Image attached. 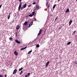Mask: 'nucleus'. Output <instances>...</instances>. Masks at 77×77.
<instances>
[{
  "label": "nucleus",
  "instance_id": "obj_32",
  "mask_svg": "<svg viewBox=\"0 0 77 77\" xmlns=\"http://www.w3.org/2000/svg\"><path fill=\"white\" fill-rule=\"evenodd\" d=\"M23 7H22L21 8V10H23Z\"/></svg>",
  "mask_w": 77,
  "mask_h": 77
},
{
  "label": "nucleus",
  "instance_id": "obj_4",
  "mask_svg": "<svg viewBox=\"0 0 77 77\" xmlns=\"http://www.w3.org/2000/svg\"><path fill=\"white\" fill-rule=\"evenodd\" d=\"M15 42H17V44H20V42L18 41V40H17V39L15 40Z\"/></svg>",
  "mask_w": 77,
  "mask_h": 77
},
{
  "label": "nucleus",
  "instance_id": "obj_31",
  "mask_svg": "<svg viewBox=\"0 0 77 77\" xmlns=\"http://www.w3.org/2000/svg\"><path fill=\"white\" fill-rule=\"evenodd\" d=\"M2 5H0V9L2 8Z\"/></svg>",
  "mask_w": 77,
  "mask_h": 77
},
{
  "label": "nucleus",
  "instance_id": "obj_1",
  "mask_svg": "<svg viewBox=\"0 0 77 77\" xmlns=\"http://www.w3.org/2000/svg\"><path fill=\"white\" fill-rule=\"evenodd\" d=\"M48 2H47L46 3V6H47V7L49 9V8H50V4H48Z\"/></svg>",
  "mask_w": 77,
  "mask_h": 77
},
{
  "label": "nucleus",
  "instance_id": "obj_25",
  "mask_svg": "<svg viewBox=\"0 0 77 77\" xmlns=\"http://www.w3.org/2000/svg\"><path fill=\"white\" fill-rule=\"evenodd\" d=\"M10 15H9L8 16V20H9V18H10Z\"/></svg>",
  "mask_w": 77,
  "mask_h": 77
},
{
  "label": "nucleus",
  "instance_id": "obj_38",
  "mask_svg": "<svg viewBox=\"0 0 77 77\" xmlns=\"http://www.w3.org/2000/svg\"><path fill=\"white\" fill-rule=\"evenodd\" d=\"M9 15H11V12L9 13Z\"/></svg>",
  "mask_w": 77,
  "mask_h": 77
},
{
  "label": "nucleus",
  "instance_id": "obj_24",
  "mask_svg": "<svg viewBox=\"0 0 77 77\" xmlns=\"http://www.w3.org/2000/svg\"><path fill=\"white\" fill-rule=\"evenodd\" d=\"M41 33H40V32H39L38 33V36H39V35H41Z\"/></svg>",
  "mask_w": 77,
  "mask_h": 77
},
{
  "label": "nucleus",
  "instance_id": "obj_33",
  "mask_svg": "<svg viewBox=\"0 0 77 77\" xmlns=\"http://www.w3.org/2000/svg\"><path fill=\"white\" fill-rule=\"evenodd\" d=\"M75 34V31H74V32L72 33V35Z\"/></svg>",
  "mask_w": 77,
  "mask_h": 77
},
{
  "label": "nucleus",
  "instance_id": "obj_41",
  "mask_svg": "<svg viewBox=\"0 0 77 77\" xmlns=\"http://www.w3.org/2000/svg\"><path fill=\"white\" fill-rule=\"evenodd\" d=\"M60 0H58V2H59V1H60Z\"/></svg>",
  "mask_w": 77,
  "mask_h": 77
},
{
  "label": "nucleus",
  "instance_id": "obj_36",
  "mask_svg": "<svg viewBox=\"0 0 77 77\" xmlns=\"http://www.w3.org/2000/svg\"><path fill=\"white\" fill-rule=\"evenodd\" d=\"M14 20H13V21H12V23H14Z\"/></svg>",
  "mask_w": 77,
  "mask_h": 77
},
{
  "label": "nucleus",
  "instance_id": "obj_39",
  "mask_svg": "<svg viewBox=\"0 0 77 77\" xmlns=\"http://www.w3.org/2000/svg\"><path fill=\"white\" fill-rule=\"evenodd\" d=\"M57 17L55 19V20H57Z\"/></svg>",
  "mask_w": 77,
  "mask_h": 77
},
{
  "label": "nucleus",
  "instance_id": "obj_42",
  "mask_svg": "<svg viewBox=\"0 0 77 77\" xmlns=\"http://www.w3.org/2000/svg\"><path fill=\"white\" fill-rule=\"evenodd\" d=\"M76 64H77V61H76Z\"/></svg>",
  "mask_w": 77,
  "mask_h": 77
},
{
  "label": "nucleus",
  "instance_id": "obj_28",
  "mask_svg": "<svg viewBox=\"0 0 77 77\" xmlns=\"http://www.w3.org/2000/svg\"><path fill=\"white\" fill-rule=\"evenodd\" d=\"M36 8H35V9L33 10V11H34V12H35V11H36Z\"/></svg>",
  "mask_w": 77,
  "mask_h": 77
},
{
  "label": "nucleus",
  "instance_id": "obj_22",
  "mask_svg": "<svg viewBox=\"0 0 77 77\" xmlns=\"http://www.w3.org/2000/svg\"><path fill=\"white\" fill-rule=\"evenodd\" d=\"M35 11H34L33 12H32V15L33 16V15H34V14H35Z\"/></svg>",
  "mask_w": 77,
  "mask_h": 77
},
{
  "label": "nucleus",
  "instance_id": "obj_19",
  "mask_svg": "<svg viewBox=\"0 0 77 77\" xmlns=\"http://www.w3.org/2000/svg\"><path fill=\"white\" fill-rule=\"evenodd\" d=\"M71 42H69L67 43V45H69L71 44Z\"/></svg>",
  "mask_w": 77,
  "mask_h": 77
},
{
  "label": "nucleus",
  "instance_id": "obj_35",
  "mask_svg": "<svg viewBox=\"0 0 77 77\" xmlns=\"http://www.w3.org/2000/svg\"><path fill=\"white\" fill-rule=\"evenodd\" d=\"M22 0H19V1L20 2L21 1H22Z\"/></svg>",
  "mask_w": 77,
  "mask_h": 77
},
{
  "label": "nucleus",
  "instance_id": "obj_9",
  "mask_svg": "<svg viewBox=\"0 0 77 77\" xmlns=\"http://www.w3.org/2000/svg\"><path fill=\"white\" fill-rule=\"evenodd\" d=\"M14 54H15L16 56H17V55H18V53H17V51H14Z\"/></svg>",
  "mask_w": 77,
  "mask_h": 77
},
{
  "label": "nucleus",
  "instance_id": "obj_6",
  "mask_svg": "<svg viewBox=\"0 0 77 77\" xmlns=\"http://www.w3.org/2000/svg\"><path fill=\"white\" fill-rule=\"evenodd\" d=\"M49 63H50V62L49 61H48V62L45 65L46 67H47V66H48V65Z\"/></svg>",
  "mask_w": 77,
  "mask_h": 77
},
{
  "label": "nucleus",
  "instance_id": "obj_30",
  "mask_svg": "<svg viewBox=\"0 0 77 77\" xmlns=\"http://www.w3.org/2000/svg\"><path fill=\"white\" fill-rule=\"evenodd\" d=\"M31 6V5H28V8H30Z\"/></svg>",
  "mask_w": 77,
  "mask_h": 77
},
{
  "label": "nucleus",
  "instance_id": "obj_16",
  "mask_svg": "<svg viewBox=\"0 0 77 77\" xmlns=\"http://www.w3.org/2000/svg\"><path fill=\"white\" fill-rule=\"evenodd\" d=\"M36 47H37V48H38L39 47V44H38L36 45Z\"/></svg>",
  "mask_w": 77,
  "mask_h": 77
},
{
  "label": "nucleus",
  "instance_id": "obj_27",
  "mask_svg": "<svg viewBox=\"0 0 77 77\" xmlns=\"http://www.w3.org/2000/svg\"><path fill=\"white\" fill-rule=\"evenodd\" d=\"M32 4V5H35V4H36V3H35V2H34Z\"/></svg>",
  "mask_w": 77,
  "mask_h": 77
},
{
  "label": "nucleus",
  "instance_id": "obj_34",
  "mask_svg": "<svg viewBox=\"0 0 77 77\" xmlns=\"http://www.w3.org/2000/svg\"><path fill=\"white\" fill-rule=\"evenodd\" d=\"M26 48H27V46H26L24 48H23L24 49V50L25 49H26Z\"/></svg>",
  "mask_w": 77,
  "mask_h": 77
},
{
  "label": "nucleus",
  "instance_id": "obj_26",
  "mask_svg": "<svg viewBox=\"0 0 77 77\" xmlns=\"http://www.w3.org/2000/svg\"><path fill=\"white\" fill-rule=\"evenodd\" d=\"M12 39H13V38L11 37H10L9 38V39H10V40H12Z\"/></svg>",
  "mask_w": 77,
  "mask_h": 77
},
{
  "label": "nucleus",
  "instance_id": "obj_43",
  "mask_svg": "<svg viewBox=\"0 0 77 77\" xmlns=\"http://www.w3.org/2000/svg\"><path fill=\"white\" fill-rule=\"evenodd\" d=\"M76 1L77 2V0H76Z\"/></svg>",
  "mask_w": 77,
  "mask_h": 77
},
{
  "label": "nucleus",
  "instance_id": "obj_7",
  "mask_svg": "<svg viewBox=\"0 0 77 77\" xmlns=\"http://www.w3.org/2000/svg\"><path fill=\"white\" fill-rule=\"evenodd\" d=\"M72 20H70L69 21V26H70V25H71V23H72Z\"/></svg>",
  "mask_w": 77,
  "mask_h": 77
},
{
  "label": "nucleus",
  "instance_id": "obj_40",
  "mask_svg": "<svg viewBox=\"0 0 77 77\" xmlns=\"http://www.w3.org/2000/svg\"><path fill=\"white\" fill-rule=\"evenodd\" d=\"M2 71H5V69H2Z\"/></svg>",
  "mask_w": 77,
  "mask_h": 77
},
{
  "label": "nucleus",
  "instance_id": "obj_3",
  "mask_svg": "<svg viewBox=\"0 0 77 77\" xmlns=\"http://www.w3.org/2000/svg\"><path fill=\"white\" fill-rule=\"evenodd\" d=\"M17 72V69H15L13 72V74H16Z\"/></svg>",
  "mask_w": 77,
  "mask_h": 77
},
{
  "label": "nucleus",
  "instance_id": "obj_45",
  "mask_svg": "<svg viewBox=\"0 0 77 77\" xmlns=\"http://www.w3.org/2000/svg\"><path fill=\"white\" fill-rule=\"evenodd\" d=\"M38 0V1H39V0Z\"/></svg>",
  "mask_w": 77,
  "mask_h": 77
},
{
  "label": "nucleus",
  "instance_id": "obj_18",
  "mask_svg": "<svg viewBox=\"0 0 77 77\" xmlns=\"http://www.w3.org/2000/svg\"><path fill=\"white\" fill-rule=\"evenodd\" d=\"M42 29H41L39 31V33H41V32H42Z\"/></svg>",
  "mask_w": 77,
  "mask_h": 77
},
{
  "label": "nucleus",
  "instance_id": "obj_13",
  "mask_svg": "<svg viewBox=\"0 0 77 77\" xmlns=\"http://www.w3.org/2000/svg\"><path fill=\"white\" fill-rule=\"evenodd\" d=\"M27 6V4H25L24 5L23 7V8H25L26 7V6Z\"/></svg>",
  "mask_w": 77,
  "mask_h": 77
},
{
  "label": "nucleus",
  "instance_id": "obj_44",
  "mask_svg": "<svg viewBox=\"0 0 77 77\" xmlns=\"http://www.w3.org/2000/svg\"><path fill=\"white\" fill-rule=\"evenodd\" d=\"M56 20H55V21H56Z\"/></svg>",
  "mask_w": 77,
  "mask_h": 77
},
{
  "label": "nucleus",
  "instance_id": "obj_15",
  "mask_svg": "<svg viewBox=\"0 0 77 77\" xmlns=\"http://www.w3.org/2000/svg\"><path fill=\"white\" fill-rule=\"evenodd\" d=\"M16 29L17 30H18V29H20V26H17L16 27Z\"/></svg>",
  "mask_w": 77,
  "mask_h": 77
},
{
  "label": "nucleus",
  "instance_id": "obj_20",
  "mask_svg": "<svg viewBox=\"0 0 77 77\" xmlns=\"http://www.w3.org/2000/svg\"><path fill=\"white\" fill-rule=\"evenodd\" d=\"M29 17H33V16L32 14H30L29 15Z\"/></svg>",
  "mask_w": 77,
  "mask_h": 77
},
{
  "label": "nucleus",
  "instance_id": "obj_11",
  "mask_svg": "<svg viewBox=\"0 0 77 77\" xmlns=\"http://www.w3.org/2000/svg\"><path fill=\"white\" fill-rule=\"evenodd\" d=\"M28 23V22L27 21H26L24 23V26H26L27 25V24Z\"/></svg>",
  "mask_w": 77,
  "mask_h": 77
},
{
  "label": "nucleus",
  "instance_id": "obj_8",
  "mask_svg": "<svg viewBox=\"0 0 77 77\" xmlns=\"http://www.w3.org/2000/svg\"><path fill=\"white\" fill-rule=\"evenodd\" d=\"M33 24V22H32L29 25V27H30Z\"/></svg>",
  "mask_w": 77,
  "mask_h": 77
},
{
  "label": "nucleus",
  "instance_id": "obj_17",
  "mask_svg": "<svg viewBox=\"0 0 77 77\" xmlns=\"http://www.w3.org/2000/svg\"><path fill=\"white\" fill-rule=\"evenodd\" d=\"M32 51V50H31V51H29L28 52V54H30V53Z\"/></svg>",
  "mask_w": 77,
  "mask_h": 77
},
{
  "label": "nucleus",
  "instance_id": "obj_21",
  "mask_svg": "<svg viewBox=\"0 0 77 77\" xmlns=\"http://www.w3.org/2000/svg\"><path fill=\"white\" fill-rule=\"evenodd\" d=\"M23 70L21 71L20 73V75H21V74H22V73H23Z\"/></svg>",
  "mask_w": 77,
  "mask_h": 77
},
{
  "label": "nucleus",
  "instance_id": "obj_2",
  "mask_svg": "<svg viewBox=\"0 0 77 77\" xmlns=\"http://www.w3.org/2000/svg\"><path fill=\"white\" fill-rule=\"evenodd\" d=\"M22 4H21V2L19 6L18 7V11H20V9H21V5Z\"/></svg>",
  "mask_w": 77,
  "mask_h": 77
},
{
  "label": "nucleus",
  "instance_id": "obj_12",
  "mask_svg": "<svg viewBox=\"0 0 77 77\" xmlns=\"http://www.w3.org/2000/svg\"><path fill=\"white\" fill-rule=\"evenodd\" d=\"M56 6H57V5L56 4H54L53 7V9H54Z\"/></svg>",
  "mask_w": 77,
  "mask_h": 77
},
{
  "label": "nucleus",
  "instance_id": "obj_14",
  "mask_svg": "<svg viewBox=\"0 0 77 77\" xmlns=\"http://www.w3.org/2000/svg\"><path fill=\"white\" fill-rule=\"evenodd\" d=\"M36 9H38L39 8V5H37L36 6Z\"/></svg>",
  "mask_w": 77,
  "mask_h": 77
},
{
  "label": "nucleus",
  "instance_id": "obj_10",
  "mask_svg": "<svg viewBox=\"0 0 77 77\" xmlns=\"http://www.w3.org/2000/svg\"><path fill=\"white\" fill-rule=\"evenodd\" d=\"M69 9L68 8L66 11V13H68V12H69Z\"/></svg>",
  "mask_w": 77,
  "mask_h": 77
},
{
  "label": "nucleus",
  "instance_id": "obj_29",
  "mask_svg": "<svg viewBox=\"0 0 77 77\" xmlns=\"http://www.w3.org/2000/svg\"><path fill=\"white\" fill-rule=\"evenodd\" d=\"M24 50V48H22L20 49V50Z\"/></svg>",
  "mask_w": 77,
  "mask_h": 77
},
{
  "label": "nucleus",
  "instance_id": "obj_23",
  "mask_svg": "<svg viewBox=\"0 0 77 77\" xmlns=\"http://www.w3.org/2000/svg\"><path fill=\"white\" fill-rule=\"evenodd\" d=\"M23 69V68H22L20 69H19V71H21V70H22V69Z\"/></svg>",
  "mask_w": 77,
  "mask_h": 77
},
{
  "label": "nucleus",
  "instance_id": "obj_5",
  "mask_svg": "<svg viewBox=\"0 0 77 77\" xmlns=\"http://www.w3.org/2000/svg\"><path fill=\"white\" fill-rule=\"evenodd\" d=\"M30 73H28L25 76V77H29V75H30Z\"/></svg>",
  "mask_w": 77,
  "mask_h": 77
},
{
  "label": "nucleus",
  "instance_id": "obj_37",
  "mask_svg": "<svg viewBox=\"0 0 77 77\" xmlns=\"http://www.w3.org/2000/svg\"><path fill=\"white\" fill-rule=\"evenodd\" d=\"M15 33L16 35V36H17V32H16Z\"/></svg>",
  "mask_w": 77,
  "mask_h": 77
}]
</instances>
